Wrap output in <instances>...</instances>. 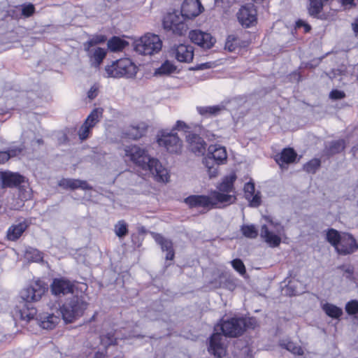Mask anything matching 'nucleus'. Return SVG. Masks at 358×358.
<instances>
[{"instance_id":"38","label":"nucleus","mask_w":358,"mask_h":358,"mask_svg":"<svg viewBox=\"0 0 358 358\" xmlns=\"http://www.w3.org/2000/svg\"><path fill=\"white\" fill-rule=\"evenodd\" d=\"M281 346L291 352L294 355H302L303 350L299 345H296L294 343L291 341L281 343Z\"/></svg>"},{"instance_id":"9","label":"nucleus","mask_w":358,"mask_h":358,"mask_svg":"<svg viewBox=\"0 0 358 358\" xmlns=\"http://www.w3.org/2000/svg\"><path fill=\"white\" fill-rule=\"evenodd\" d=\"M246 322L245 319L241 317H232L222 320L217 324L215 330L222 331L225 337L236 338L241 336L245 330Z\"/></svg>"},{"instance_id":"4","label":"nucleus","mask_w":358,"mask_h":358,"mask_svg":"<svg viewBox=\"0 0 358 358\" xmlns=\"http://www.w3.org/2000/svg\"><path fill=\"white\" fill-rule=\"evenodd\" d=\"M107 38L104 35H94L83 43V49L87 53L91 66L98 68L106 57L107 50L99 46Z\"/></svg>"},{"instance_id":"32","label":"nucleus","mask_w":358,"mask_h":358,"mask_svg":"<svg viewBox=\"0 0 358 358\" xmlns=\"http://www.w3.org/2000/svg\"><path fill=\"white\" fill-rule=\"evenodd\" d=\"M103 111V110L101 108H96L94 109L88 115L85 122L87 124L94 127L96 124L99 122L100 118L102 117Z\"/></svg>"},{"instance_id":"25","label":"nucleus","mask_w":358,"mask_h":358,"mask_svg":"<svg viewBox=\"0 0 358 358\" xmlns=\"http://www.w3.org/2000/svg\"><path fill=\"white\" fill-rule=\"evenodd\" d=\"M27 228L25 222H20L17 224L10 226L7 231V238L9 241H17Z\"/></svg>"},{"instance_id":"2","label":"nucleus","mask_w":358,"mask_h":358,"mask_svg":"<svg viewBox=\"0 0 358 358\" xmlns=\"http://www.w3.org/2000/svg\"><path fill=\"white\" fill-rule=\"evenodd\" d=\"M234 195L226 194L213 191L209 196L192 195L185 199L189 208H220L221 204L229 205L234 202Z\"/></svg>"},{"instance_id":"37","label":"nucleus","mask_w":358,"mask_h":358,"mask_svg":"<svg viewBox=\"0 0 358 358\" xmlns=\"http://www.w3.org/2000/svg\"><path fill=\"white\" fill-rule=\"evenodd\" d=\"M25 257L32 262H39L43 259L42 253L37 249L29 248L26 250Z\"/></svg>"},{"instance_id":"16","label":"nucleus","mask_w":358,"mask_h":358,"mask_svg":"<svg viewBox=\"0 0 358 358\" xmlns=\"http://www.w3.org/2000/svg\"><path fill=\"white\" fill-rule=\"evenodd\" d=\"M203 10V7L199 0H185L180 13L186 20H190L198 16Z\"/></svg>"},{"instance_id":"40","label":"nucleus","mask_w":358,"mask_h":358,"mask_svg":"<svg viewBox=\"0 0 358 358\" xmlns=\"http://www.w3.org/2000/svg\"><path fill=\"white\" fill-rule=\"evenodd\" d=\"M321 162L318 159H313L303 166V169L310 173H315L320 167Z\"/></svg>"},{"instance_id":"34","label":"nucleus","mask_w":358,"mask_h":358,"mask_svg":"<svg viewBox=\"0 0 358 358\" xmlns=\"http://www.w3.org/2000/svg\"><path fill=\"white\" fill-rule=\"evenodd\" d=\"M224 107L220 106L197 107V111L202 115H216Z\"/></svg>"},{"instance_id":"27","label":"nucleus","mask_w":358,"mask_h":358,"mask_svg":"<svg viewBox=\"0 0 358 358\" xmlns=\"http://www.w3.org/2000/svg\"><path fill=\"white\" fill-rule=\"evenodd\" d=\"M16 315L20 320L28 322L34 319L36 315V310L23 302L22 307L16 311Z\"/></svg>"},{"instance_id":"33","label":"nucleus","mask_w":358,"mask_h":358,"mask_svg":"<svg viewBox=\"0 0 358 358\" xmlns=\"http://www.w3.org/2000/svg\"><path fill=\"white\" fill-rule=\"evenodd\" d=\"M126 42L118 37H113L108 41V48L113 52L122 50L126 45Z\"/></svg>"},{"instance_id":"59","label":"nucleus","mask_w":358,"mask_h":358,"mask_svg":"<svg viewBox=\"0 0 358 358\" xmlns=\"http://www.w3.org/2000/svg\"><path fill=\"white\" fill-rule=\"evenodd\" d=\"M109 339V341H108V345H113L115 344V342L111 339L108 338Z\"/></svg>"},{"instance_id":"19","label":"nucleus","mask_w":358,"mask_h":358,"mask_svg":"<svg viewBox=\"0 0 358 358\" xmlns=\"http://www.w3.org/2000/svg\"><path fill=\"white\" fill-rule=\"evenodd\" d=\"M171 54L178 62L189 63L194 58V48L190 45L180 44L171 49Z\"/></svg>"},{"instance_id":"47","label":"nucleus","mask_w":358,"mask_h":358,"mask_svg":"<svg viewBox=\"0 0 358 358\" xmlns=\"http://www.w3.org/2000/svg\"><path fill=\"white\" fill-rule=\"evenodd\" d=\"M245 198L250 199L252 195L255 193V184L252 182H248L244 187Z\"/></svg>"},{"instance_id":"31","label":"nucleus","mask_w":358,"mask_h":358,"mask_svg":"<svg viewBox=\"0 0 358 358\" xmlns=\"http://www.w3.org/2000/svg\"><path fill=\"white\" fill-rule=\"evenodd\" d=\"M345 149L344 140H338L331 141L328 147L326 148L327 153L329 155H334L340 153Z\"/></svg>"},{"instance_id":"13","label":"nucleus","mask_w":358,"mask_h":358,"mask_svg":"<svg viewBox=\"0 0 358 358\" xmlns=\"http://www.w3.org/2000/svg\"><path fill=\"white\" fill-rule=\"evenodd\" d=\"M158 143L164 146L168 152L178 153L182 148V141L176 134L162 132L158 139Z\"/></svg>"},{"instance_id":"20","label":"nucleus","mask_w":358,"mask_h":358,"mask_svg":"<svg viewBox=\"0 0 358 358\" xmlns=\"http://www.w3.org/2000/svg\"><path fill=\"white\" fill-rule=\"evenodd\" d=\"M188 149L196 155H203L206 152V144L199 135L189 133L187 136Z\"/></svg>"},{"instance_id":"29","label":"nucleus","mask_w":358,"mask_h":358,"mask_svg":"<svg viewBox=\"0 0 358 358\" xmlns=\"http://www.w3.org/2000/svg\"><path fill=\"white\" fill-rule=\"evenodd\" d=\"M296 157V153L292 148H285L281 154L280 156L276 159V162L280 165H282V164H290L293 162H294L295 159Z\"/></svg>"},{"instance_id":"57","label":"nucleus","mask_w":358,"mask_h":358,"mask_svg":"<svg viewBox=\"0 0 358 358\" xmlns=\"http://www.w3.org/2000/svg\"><path fill=\"white\" fill-rule=\"evenodd\" d=\"M185 127H187V125L184 122L180 120L177 121L176 124V129L180 130L183 129Z\"/></svg>"},{"instance_id":"53","label":"nucleus","mask_w":358,"mask_h":358,"mask_svg":"<svg viewBox=\"0 0 358 358\" xmlns=\"http://www.w3.org/2000/svg\"><path fill=\"white\" fill-rule=\"evenodd\" d=\"M296 28L303 27L304 28V31L306 33L309 32L310 30L311 29L310 26L308 23H306L305 21H303L302 20H299L298 21H296Z\"/></svg>"},{"instance_id":"52","label":"nucleus","mask_w":358,"mask_h":358,"mask_svg":"<svg viewBox=\"0 0 358 358\" xmlns=\"http://www.w3.org/2000/svg\"><path fill=\"white\" fill-rule=\"evenodd\" d=\"M211 67H212L211 63L206 62V63H202L200 64H196V66L191 67L189 69L192 70V71H198V70H203V69H210Z\"/></svg>"},{"instance_id":"30","label":"nucleus","mask_w":358,"mask_h":358,"mask_svg":"<svg viewBox=\"0 0 358 358\" xmlns=\"http://www.w3.org/2000/svg\"><path fill=\"white\" fill-rule=\"evenodd\" d=\"M322 309L327 315L334 319H338L343 315V310L341 308L330 303L322 304Z\"/></svg>"},{"instance_id":"35","label":"nucleus","mask_w":358,"mask_h":358,"mask_svg":"<svg viewBox=\"0 0 358 358\" xmlns=\"http://www.w3.org/2000/svg\"><path fill=\"white\" fill-rule=\"evenodd\" d=\"M175 71L176 66L169 61H166L155 70V74L157 76L169 75Z\"/></svg>"},{"instance_id":"11","label":"nucleus","mask_w":358,"mask_h":358,"mask_svg":"<svg viewBox=\"0 0 358 358\" xmlns=\"http://www.w3.org/2000/svg\"><path fill=\"white\" fill-rule=\"evenodd\" d=\"M208 351L215 358H222L227 355L226 339L223 334L216 332L211 336Z\"/></svg>"},{"instance_id":"26","label":"nucleus","mask_w":358,"mask_h":358,"mask_svg":"<svg viewBox=\"0 0 358 358\" xmlns=\"http://www.w3.org/2000/svg\"><path fill=\"white\" fill-rule=\"evenodd\" d=\"M236 179L235 173H231L224 178L222 182L217 186L218 192L229 194V193L234 191V182Z\"/></svg>"},{"instance_id":"12","label":"nucleus","mask_w":358,"mask_h":358,"mask_svg":"<svg viewBox=\"0 0 358 358\" xmlns=\"http://www.w3.org/2000/svg\"><path fill=\"white\" fill-rule=\"evenodd\" d=\"M45 292V287L36 282L20 292V298L24 303L36 302L41 299Z\"/></svg>"},{"instance_id":"14","label":"nucleus","mask_w":358,"mask_h":358,"mask_svg":"<svg viewBox=\"0 0 358 358\" xmlns=\"http://www.w3.org/2000/svg\"><path fill=\"white\" fill-rule=\"evenodd\" d=\"M189 37L192 43L203 49L211 48L216 41L210 34L197 29L190 31Z\"/></svg>"},{"instance_id":"24","label":"nucleus","mask_w":358,"mask_h":358,"mask_svg":"<svg viewBox=\"0 0 358 358\" xmlns=\"http://www.w3.org/2000/svg\"><path fill=\"white\" fill-rule=\"evenodd\" d=\"M36 320L43 329H52L58 324L60 318L54 314L44 313L37 316Z\"/></svg>"},{"instance_id":"23","label":"nucleus","mask_w":358,"mask_h":358,"mask_svg":"<svg viewBox=\"0 0 358 358\" xmlns=\"http://www.w3.org/2000/svg\"><path fill=\"white\" fill-rule=\"evenodd\" d=\"M151 234L157 243L161 246L162 250L166 252V259L173 260L175 256V252L172 241L164 238L159 234L152 232Z\"/></svg>"},{"instance_id":"10","label":"nucleus","mask_w":358,"mask_h":358,"mask_svg":"<svg viewBox=\"0 0 358 358\" xmlns=\"http://www.w3.org/2000/svg\"><path fill=\"white\" fill-rule=\"evenodd\" d=\"M271 225L273 227L274 231L271 230L266 225H263L261 229V237L268 243L271 247L275 248L280 245L281 242L280 236L283 232V227L278 224L274 223L271 221Z\"/></svg>"},{"instance_id":"28","label":"nucleus","mask_w":358,"mask_h":358,"mask_svg":"<svg viewBox=\"0 0 358 358\" xmlns=\"http://www.w3.org/2000/svg\"><path fill=\"white\" fill-rule=\"evenodd\" d=\"M147 127L144 123L130 126L126 134L130 138L136 140L141 138L145 133Z\"/></svg>"},{"instance_id":"55","label":"nucleus","mask_w":358,"mask_h":358,"mask_svg":"<svg viewBox=\"0 0 358 358\" xmlns=\"http://www.w3.org/2000/svg\"><path fill=\"white\" fill-rule=\"evenodd\" d=\"M98 94V87L93 85L87 93L89 99H94Z\"/></svg>"},{"instance_id":"56","label":"nucleus","mask_w":358,"mask_h":358,"mask_svg":"<svg viewBox=\"0 0 358 358\" xmlns=\"http://www.w3.org/2000/svg\"><path fill=\"white\" fill-rule=\"evenodd\" d=\"M9 159V154H8L7 151L0 152V164L7 162Z\"/></svg>"},{"instance_id":"15","label":"nucleus","mask_w":358,"mask_h":358,"mask_svg":"<svg viewBox=\"0 0 358 358\" xmlns=\"http://www.w3.org/2000/svg\"><path fill=\"white\" fill-rule=\"evenodd\" d=\"M338 243L336 251L342 255L352 254L358 250V243L355 238L352 234L348 233H343Z\"/></svg>"},{"instance_id":"58","label":"nucleus","mask_w":358,"mask_h":358,"mask_svg":"<svg viewBox=\"0 0 358 358\" xmlns=\"http://www.w3.org/2000/svg\"><path fill=\"white\" fill-rule=\"evenodd\" d=\"M352 29L356 34H358V17L355 20V22L352 24Z\"/></svg>"},{"instance_id":"1","label":"nucleus","mask_w":358,"mask_h":358,"mask_svg":"<svg viewBox=\"0 0 358 358\" xmlns=\"http://www.w3.org/2000/svg\"><path fill=\"white\" fill-rule=\"evenodd\" d=\"M124 158L125 162L129 161L141 169L149 171L158 182H167L169 174L160 162L150 157L148 151L137 145H129L124 147Z\"/></svg>"},{"instance_id":"7","label":"nucleus","mask_w":358,"mask_h":358,"mask_svg":"<svg viewBox=\"0 0 358 358\" xmlns=\"http://www.w3.org/2000/svg\"><path fill=\"white\" fill-rule=\"evenodd\" d=\"M186 19L178 10L169 13L163 20L164 29L176 36H184L188 31Z\"/></svg>"},{"instance_id":"44","label":"nucleus","mask_w":358,"mask_h":358,"mask_svg":"<svg viewBox=\"0 0 358 358\" xmlns=\"http://www.w3.org/2000/svg\"><path fill=\"white\" fill-rule=\"evenodd\" d=\"M200 134L203 136L208 141H216L219 138H220V136H219L218 134L210 131L209 129L203 128V127H201L200 129Z\"/></svg>"},{"instance_id":"50","label":"nucleus","mask_w":358,"mask_h":358,"mask_svg":"<svg viewBox=\"0 0 358 358\" xmlns=\"http://www.w3.org/2000/svg\"><path fill=\"white\" fill-rule=\"evenodd\" d=\"M345 96V92L343 91H341V90H334L329 94V98L333 100L342 99Z\"/></svg>"},{"instance_id":"42","label":"nucleus","mask_w":358,"mask_h":358,"mask_svg":"<svg viewBox=\"0 0 358 358\" xmlns=\"http://www.w3.org/2000/svg\"><path fill=\"white\" fill-rule=\"evenodd\" d=\"M238 46V38L234 35H229L225 43V49L229 52L234 51Z\"/></svg>"},{"instance_id":"3","label":"nucleus","mask_w":358,"mask_h":358,"mask_svg":"<svg viewBox=\"0 0 358 358\" xmlns=\"http://www.w3.org/2000/svg\"><path fill=\"white\" fill-rule=\"evenodd\" d=\"M88 305L84 295H73L60 307V313L65 322L71 323L84 314Z\"/></svg>"},{"instance_id":"22","label":"nucleus","mask_w":358,"mask_h":358,"mask_svg":"<svg viewBox=\"0 0 358 358\" xmlns=\"http://www.w3.org/2000/svg\"><path fill=\"white\" fill-rule=\"evenodd\" d=\"M58 185L64 189L74 190L76 189H81L83 190H91L92 187L90 185L86 180L73 179V178H62L58 182Z\"/></svg>"},{"instance_id":"61","label":"nucleus","mask_w":358,"mask_h":358,"mask_svg":"<svg viewBox=\"0 0 358 358\" xmlns=\"http://www.w3.org/2000/svg\"><path fill=\"white\" fill-rule=\"evenodd\" d=\"M347 271L348 273H351V271L350 269H348Z\"/></svg>"},{"instance_id":"49","label":"nucleus","mask_w":358,"mask_h":358,"mask_svg":"<svg viewBox=\"0 0 358 358\" xmlns=\"http://www.w3.org/2000/svg\"><path fill=\"white\" fill-rule=\"evenodd\" d=\"M250 201V205L252 207H258L261 204V196L260 193L258 192L255 193L250 199H248Z\"/></svg>"},{"instance_id":"17","label":"nucleus","mask_w":358,"mask_h":358,"mask_svg":"<svg viewBox=\"0 0 358 358\" xmlns=\"http://www.w3.org/2000/svg\"><path fill=\"white\" fill-rule=\"evenodd\" d=\"M239 22L248 27L257 21V10L253 4H247L241 8L238 13Z\"/></svg>"},{"instance_id":"51","label":"nucleus","mask_w":358,"mask_h":358,"mask_svg":"<svg viewBox=\"0 0 358 358\" xmlns=\"http://www.w3.org/2000/svg\"><path fill=\"white\" fill-rule=\"evenodd\" d=\"M23 150V147H11L8 149L7 152L9 154V157L11 158L20 155Z\"/></svg>"},{"instance_id":"41","label":"nucleus","mask_w":358,"mask_h":358,"mask_svg":"<svg viewBox=\"0 0 358 358\" xmlns=\"http://www.w3.org/2000/svg\"><path fill=\"white\" fill-rule=\"evenodd\" d=\"M115 232L119 238L125 236L128 234L127 224L126 222L123 220L119 221L115 225Z\"/></svg>"},{"instance_id":"39","label":"nucleus","mask_w":358,"mask_h":358,"mask_svg":"<svg viewBox=\"0 0 358 358\" xmlns=\"http://www.w3.org/2000/svg\"><path fill=\"white\" fill-rule=\"evenodd\" d=\"M241 231L244 236L249 238H255L258 235V231L256 229L255 225H243Z\"/></svg>"},{"instance_id":"18","label":"nucleus","mask_w":358,"mask_h":358,"mask_svg":"<svg viewBox=\"0 0 358 358\" xmlns=\"http://www.w3.org/2000/svg\"><path fill=\"white\" fill-rule=\"evenodd\" d=\"M74 284L64 278H56L51 285L52 293L57 296H62L69 293H73Z\"/></svg>"},{"instance_id":"6","label":"nucleus","mask_w":358,"mask_h":358,"mask_svg":"<svg viewBox=\"0 0 358 358\" xmlns=\"http://www.w3.org/2000/svg\"><path fill=\"white\" fill-rule=\"evenodd\" d=\"M162 42L156 34L148 33L134 43L135 50L141 55H151L159 52Z\"/></svg>"},{"instance_id":"21","label":"nucleus","mask_w":358,"mask_h":358,"mask_svg":"<svg viewBox=\"0 0 358 358\" xmlns=\"http://www.w3.org/2000/svg\"><path fill=\"white\" fill-rule=\"evenodd\" d=\"M24 182V177L17 173L4 171L0 173V182L3 188L13 187Z\"/></svg>"},{"instance_id":"45","label":"nucleus","mask_w":358,"mask_h":358,"mask_svg":"<svg viewBox=\"0 0 358 358\" xmlns=\"http://www.w3.org/2000/svg\"><path fill=\"white\" fill-rule=\"evenodd\" d=\"M92 128V127L84 122V124L80 127L78 131L80 138L83 141L87 139L89 136V134Z\"/></svg>"},{"instance_id":"46","label":"nucleus","mask_w":358,"mask_h":358,"mask_svg":"<svg viewBox=\"0 0 358 358\" xmlns=\"http://www.w3.org/2000/svg\"><path fill=\"white\" fill-rule=\"evenodd\" d=\"M345 310L349 315H355L358 313V301L352 300L347 303Z\"/></svg>"},{"instance_id":"8","label":"nucleus","mask_w":358,"mask_h":358,"mask_svg":"<svg viewBox=\"0 0 358 358\" xmlns=\"http://www.w3.org/2000/svg\"><path fill=\"white\" fill-rule=\"evenodd\" d=\"M107 73L114 78H133L137 73V66L128 58H124L113 62L106 68Z\"/></svg>"},{"instance_id":"60","label":"nucleus","mask_w":358,"mask_h":358,"mask_svg":"<svg viewBox=\"0 0 358 358\" xmlns=\"http://www.w3.org/2000/svg\"><path fill=\"white\" fill-rule=\"evenodd\" d=\"M39 145L43 143V141L42 139H38L36 141Z\"/></svg>"},{"instance_id":"54","label":"nucleus","mask_w":358,"mask_h":358,"mask_svg":"<svg viewBox=\"0 0 358 358\" xmlns=\"http://www.w3.org/2000/svg\"><path fill=\"white\" fill-rule=\"evenodd\" d=\"M341 3L342 6L345 7L346 9H351L355 7L356 3L355 0H339Z\"/></svg>"},{"instance_id":"43","label":"nucleus","mask_w":358,"mask_h":358,"mask_svg":"<svg viewBox=\"0 0 358 358\" xmlns=\"http://www.w3.org/2000/svg\"><path fill=\"white\" fill-rule=\"evenodd\" d=\"M231 265L233 268L238 271L241 275H244L246 273V269L242 260L240 259H235L231 261Z\"/></svg>"},{"instance_id":"36","label":"nucleus","mask_w":358,"mask_h":358,"mask_svg":"<svg viewBox=\"0 0 358 358\" xmlns=\"http://www.w3.org/2000/svg\"><path fill=\"white\" fill-rule=\"evenodd\" d=\"M343 234H339L338 231L334 229H331L327 231V240L329 243H330L335 248H337V245H338V243H340V238Z\"/></svg>"},{"instance_id":"48","label":"nucleus","mask_w":358,"mask_h":358,"mask_svg":"<svg viewBox=\"0 0 358 358\" xmlns=\"http://www.w3.org/2000/svg\"><path fill=\"white\" fill-rule=\"evenodd\" d=\"M35 12L34 6L31 3H29L27 5L22 6V14L26 17H29L31 16Z\"/></svg>"},{"instance_id":"5","label":"nucleus","mask_w":358,"mask_h":358,"mask_svg":"<svg viewBox=\"0 0 358 358\" xmlns=\"http://www.w3.org/2000/svg\"><path fill=\"white\" fill-rule=\"evenodd\" d=\"M208 150V157L204 158L203 162L211 178L217 176L219 166L226 163L227 154L224 147L217 145H210Z\"/></svg>"}]
</instances>
